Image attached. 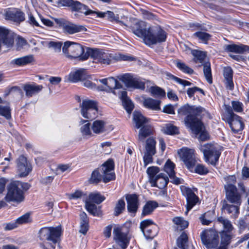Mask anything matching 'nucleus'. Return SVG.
I'll list each match as a JSON object with an SVG mask.
<instances>
[{"label":"nucleus","instance_id":"nucleus-27","mask_svg":"<svg viewBox=\"0 0 249 249\" xmlns=\"http://www.w3.org/2000/svg\"><path fill=\"white\" fill-rule=\"evenodd\" d=\"M118 95L122 101L124 108L129 114H130L134 108V105L130 99L127 96L126 92L122 90L118 93Z\"/></svg>","mask_w":249,"mask_h":249},{"label":"nucleus","instance_id":"nucleus-25","mask_svg":"<svg viewBox=\"0 0 249 249\" xmlns=\"http://www.w3.org/2000/svg\"><path fill=\"white\" fill-rule=\"evenodd\" d=\"M127 203V209L130 213H134L138 208V199L136 195H128L126 196Z\"/></svg>","mask_w":249,"mask_h":249},{"label":"nucleus","instance_id":"nucleus-21","mask_svg":"<svg viewBox=\"0 0 249 249\" xmlns=\"http://www.w3.org/2000/svg\"><path fill=\"white\" fill-rule=\"evenodd\" d=\"M18 166L20 175L23 177L27 176L32 170V166L30 163L23 156L19 158Z\"/></svg>","mask_w":249,"mask_h":249},{"label":"nucleus","instance_id":"nucleus-4","mask_svg":"<svg viewBox=\"0 0 249 249\" xmlns=\"http://www.w3.org/2000/svg\"><path fill=\"white\" fill-rule=\"evenodd\" d=\"M62 54L69 59L85 61L88 59V49L85 52L84 47L79 43L67 41L62 47Z\"/></svg>","mask_w":249,"mask_h":249},{"label":"nucleus","instance_id":"nucleus-35","mask_svg":"<svg viewBox=\"0 0 249 249\" xmlns=\"http://www.w3.org/2000/svg\"><path fill=\"white\" fill-rule=\"evenodd\" d=\"M97 16L99 18H107L111 21H115L117 23H121V24H124L123 21L119 20L118 15H115V14L111 11H107L106 12H96L95 13Z\"/></svg>","mask_w":249,"mask_h":249},{"label":"nucleus","instance_id":"nucleus-23","mask_svg":"<svg viewBox=\"0 0 249 249\" xmlns=\"http://www.w3.org/2000/svg\"><path fill=\"white\" fill-rule=\"evenodd\" d=\"M0 36L1 43H3L7 48H10L14 44V37L8 30L0 27Z\"/></svg>","mask_w":249,"mask_h":249},{"label":"nucleus","instance_id":"nucleus-6","mask_svg":"<svg viewBox=\"0 0 249 249\" xmlns=\"http://www.w3.org/2000/svg\"><path fill=\"white\" fill-rule=\"evenodd\" d=\"M200 149L203 153L206 162L215 165L222 151L221 147L216 143H206L202 145Z\"/></svg>","mask_w":249,"mask_h":249},{"label":"nucleus","instance_id":"nucleus-30","mask_svg":"<svg viewBox=\"0 0 249 249\" xmlns=\"http://www.w3.org/2000/svg\"><path fill=\"white\" fill-rule=\"evenodd\" d=\"M133 120L135 124V127L138 129L149 124V119L146 118L140 112L137 111L134 112Z\"/></svg>","mask_w":249,"mask_h":249},{"label":"nucleus","instance_id":"nucleus-11","mask_svg":"<svg viewBox=\"0 0 249 249\" xmlns=\"http://www.w3.org/2000/svg\"><path fill=\"white\" fill-rule=\"evenodd\" d=\"M178 154L186 167L192 172L196 163L195 150L193 149L183 147L178 151Z\"/></svg>","mask_w":249,"mask_h":249},{"label":"nucleus","instance_id":"nucleus-44","mask_svg":"<svg viewBox=\"0 0 249 249\" xmlns=\"http://www.w3.org/2000/svg\"><path fill=\"white\" fill-rule=\"evenodd\" d=\"M158 207V204L155 201H149L143 206L142 215H146L150 214L153 210Z\"/></svg>","mask_w":249,"mask_h":249},{"label":"nucleus","instance_id":"nucleus-15","mask_svg":"<svg viewBox=\"0 0 249 249\" xmlns=\"http://www.w3.org/2000/svg\"><path fill=\"white\" fill-rule=\"evenodd\" d=\"M120 79L123 81L127 87L144 89L145 83L140 79L133 77L130 74H125L122 75Z\"/></svg>","mask_w":249,"mask_h":249},{"label":"nucleus","instance_id":"nucleus-41","mask_svg":"<svg viewBox=\"0 0 249 249\" xmlns=\"http://www.w3.org/2000/svg\"><path fill=\"white\" fill-rule=\"evenodd\" d=\"M98 81L97 79L93 78L91 76L88 75L87 73L85 77L82 80L83 85L85 87L90 89H95L97 88L96 84L95 82H97Z\"/></svg>","mask_w":249,"mask_h":249},{"label":"nucleus","instance_id":"nucleus-24","mask_svg":"<svg viewBox=\"0 0 249 249\" xmlns=\"http://www.w3.org/2000/svg\"><path fill=\"white\" fill-rule=\"evenodd\" d=\"M168 181V178L164 174L160 173L156 176L155 178H153L150 183L153 187L163 189L166 186Z\"/></svg>","mask_w":249,"mask_h":249},{"label":"nucleus","instance_id":"nucleus-2","mask_svg":"<svg viewBox=\"0 0 249 249\" xmlns=\"http://www.w3.org/2000/svg\"><path fill=\"white\" fill-rule=\"evenodd\" d=\"M202 111L200 107L184 105L178 110L181 116H186L184 122L187 127L190 128L193 133H197L201 130V121L196 118Z\"/></svg>","mask_w":249,"mask_h":249},{"label":"nucleus","instance_id":"nucleus-58","mask_svg":"<svg viewBox=\"0 0 249 249\" xmlns=\"http://www.w3.org/2000/svg\"><path fill=\"white\" fill-rule=\"evenodd\" d=\"M201 130H200V131L197 133H194L196 135L199 134V136L198 137L199 140L200 141H206V140H207V139L209 137V136H208V133L203 130V125L201 122Z\"/></svg>","mask_w":249,"mask_h":249},{"label":"nucleus","instance_id":"nucleus-45","mask_svg":"<svg viewBox=\"0 0 249 249\" xmlns=\"http://www.w3.org/2000/svg\"><path fill=\"white\" fill-rule=\"evenodd\" d=\"M162 131L168 135H176L179 133L178 128L171 124H166L162 128Z\"/></svg>","mask_w":249,"mask_h":249},{"label":"nucleus","instance_id":"nucleus-63","mask_svg":"<svg viewBox=\"0 0 249 249\" xmlns=\"http://www.w3.org/2000/svg\"><path fill=\"white\" fill-rule=\"evenodd\" d=\"M118 60H123V61H133L135 60V58L131 55H125L123 54H119L116 56L115 58Z\"/></svg>","mask_w":249,"mask_h":249},{"label":"nucleus","instance_id":"nucleus-10","mask_svg":"<svg viewBox=\"0 0 249 249\" xmlns=\"http://www.w3.org/2000/svg\"><path fill=\"white\" fill-rule=\"evenodd\" d=\"M105 199V197L97 192L91 193L89 195V200L86 202L85 207L87 210L94 216H99L101 214L100 208L91 202L99 204Z\"/></svg>","mask_w":249,"mask_h":249},{"label":"nucleus","instance_id":"nucleus-54","mask_svg":"<svg viewBox=\"0 0 249 249\" xmlns=\"http://www.w3.org/2000/svg\"><path fill=\"white\" fill-rule=\"evenodd\" d=\"M125 202L123 199H119L114 209V214L115 215H118L124 210Z\"/></svg>","mask_w":249,"mask_h":249},{"label":"nucleus","instance_id":"nucleus-19","mask_svg":"<svg viewBox=\"0 0 249 249\" xmlns=\"http://www.w3.org/2000/svg\"><path fill=\"white\" fill-rule=\"evenodd\" d=\"M114 238L116 242L122 249H125L128 246L129 239L127 234L122 231V229L116 227L113 229Z\"/></svg>","mask_w":249,"mask_h":249},{"label":"nucleus","instance_id":"nucleus-52","mask_svg":"<svg viewBox=\"0 0 249 249\" xmlns=\"http://www.w3.org/2000/svg\"><path fill=\"white\" fill-rule=\"evenodd\" d=\"M0 115L4 117L6 119L11 118V109L9 106L0 105Z\"/></svg>","mask_w":249,"mask_h":249},{"label":"nucleus","instance_id":"nucleus-62","mask_svg":"<svg viewBox=\"0 0 249 249\" xmlns=\"http://www.w3.org/2000/svg\"><path fill=\"white\" fill-rule=\"evenodd\" d=\"M195 172L200 175L206 174L208 170L204 165L202 164H197L195 168Z\"/></svg>","mask_w":249,"mask_h":249},{"label":"nucleus","instance_id":"nucleus-26","mask_svg":"<svg viewBox=\"0 0 249 249\" xmlns=\"http://www.w3.org/2000/svg\"><path fill=\"white\" fill-rule=\"evenodd\" d=\"M233 71L231 68L225 67L223 70V76L226 88L232 90L234 88V84L232 81Z\"/></svg>","mask_w":249,"mask_h":249},{"label":"nucleus","instance_id":"nucleus-3","mask_svg":"<svg viewBox=\"0 0 249 249\" xmlns=\"http://www.w3.org/2000/svg\"><path fill=\"white\" fill-rule=\"evenodd\" d=\"M61 233L60 227H44L38 232L40 239L44 240L42 245L43 249H54L59 244V237Z\"/></svg>","mask_w":249,"mask_h":249},{"label":"nucleus","instance_id":"nucleus-29","mask_svg":"<svg viewBox=\"0 0 249 249\" xmlns=\"http://www.w3.org/2000/svg\"><path fill=\"white\" fill-rule=\"evenodd\" d=\"M161 101L159 100H155L151 98H144L142 102L143 106L149 109L152 110H160Z\"/></svg>","mask_w":249,"mask_h":249},{"label":"nucleus","instance_id":"nucleus-37","mask_svg":"<svg viewBox=\"0 0 249 249\" xmlns=\"http://www.w3.org/2000/svg\"><path fill=\"white\" fill-rule=\"evenodd\" d=\"M86 73L84 70H78L74 72L71 73L69 76V80L71 82H77L82 80L86 76Z\"/></svg>","mask_w":249,"mask_h":249},{"label":"nucleus","instance_id":"nucleus-47","mask_svg":"<svg viewBox=\"0 0 249 249\" xmlns=\"http://www.w3.org/2000/svg\"><path fill=\"white\" fill-rule=\"evenodd\" d=\"M203 73L207 81L210 83H212V77L210 63L206 62L203 64Z\"/></svg>","mask_w":249,"mask_h":249},{"label":"nucleus","instance_id":"nucleus-7","mask_svg":"<svg viewBox=\"0 0 249 249\" xmlns=\"http://www.w3.org/2000/svg\"><path fill=\"white\" fill-rule=\"evenodd\" d=\"M203 244L208 249H227L225 246L217 248L219 243L218 235L213 231H204L200 234Z\"/></svg>","mask_w":249,"mask_h":249},{"label":"nucleus","instance_id":"nucleus-36","mask_svg":"<svg viewBox=\"0 0 249 249\" xmlns=\"http://www.w3.org/2000/svg\"><path fill=\"white\" fill-rule=\"evenodd\" d=\"M172 221L174 224V227L178 231H182L188 226V222L185 220L182 217L177 216L173 218Z\"/></svg>","mask_w":249,"mask_h":249},{"label":"nucleus","instance_id":"nucleus-13","mask_svg":"<svg viewBox=\"0 0 249 249\" xmlns=\"http://www.w3.org/2000/svg\"><path fill=\"white\" fill-rule=\"evenodd\" d=\"M88 58L90 56L95 63L109 65L113 58L112 55L99 49H88Z\"/></svg>","mask_w":249,"mask_h":249},{"label":"nucleus","instance_id":"nucleus-32","mask_svg":"<svg viewBox=\"0 0 249 249\" xmlns=\"http://www.w3.org/2000/svg\"><path fill=\"white\" fill-rule=\"evenodd\" d=\"M34 61L33 55H26L23 57L14 59L11 64L18 66H22L31 63Z\"/></svg>","mask_w":249,"mask_h":249},{"label":"nucleus","instance_id":"nucleus-33","mask_svg":"<svg viewBox=\"0 0 249 249\" xmlns=\"http://www.w3.org/2000/svg\"><path fill=\"white\" fill-rule=\"evenodd\" d=\"M81 127L80 131L82 135L86 138H89L92 135V131L91 130V124L87 122V121L81 120L80 121Z\"/></svg>","mask_w":249,"mask_h":249},{"label":"nucleus","instance_id":"nucleus-53","mask_svg":"<svg viewBox=\"0 0 249 249\" xmlns=\"http://www.w3.org/2000/svg\"><path fill=\"white\" fill-rule=\"evenodd\" d=\"M160 172V169L157 166H151L147 168L146 172L149 176V180L150 182L153 178H155L156 175Z\"/></svg>","mask_w":249,"mask_h":249},{"label":"nucleus","instance_id":"nucleus-9","mask_svg":"<svg viewBox=\"0 0 249 249\" xmlns=\"http://www.w3.org/2000/svg\"><path fill=\"white\" fill-rule=\"evenodd\" d=\"M15 182L11 183L7 187V193L4 199L7 202L19 203L24 199V193L20 190Z\"/></svg>","mask_w":249,"mask_h":249},{"label":"nucleus","instance_id":"nucleus-60","mask_svg":"<svg viewBox=\"0 0 249 249\" xmlns=\"http://www.w3.org/2000/svg\"><path fill=\"white\" fill-rule=\"evenodd\" d=\"M153 225H155L153 222L150 219H145L142 221L140 223V228L142 231L145 229L151 227Z\"/></svg>","mask_w":249,"mask_h":249},{"label":"nucleus","instance_id":"nucleus-49","mask_svg":"<svg viewBox=\"0 0 249 249\" xmlns=\"http://www.w3.org/2000/svg\"><path fill=\"white\" fill-rule=\"evenodd\" d=\"M193 36L201 41L202 42L207 44L211 39V36L204 32H197L194 34Z\"/></svg>","mask_w":249,"mask_h":249},{"label":"nucleus","instance_id":"nucleus-51","mask_svg":"<svg viewBox=\"0 0 249 249\" xmlns=\"http://www.w3.org/2000/svg\"><path fill=\"white\" fill-rule=\"evenodd\" d=\"M187 236L182 233L177 239L178 246L182 249H187Z\"/></svg>","mask_w":249,"mask_h":249},{"label":"nucleus","instance_id":"nucleus-38","mask_svg":"<svg viewBox=\"0 0 249 249\" xmlns=\"http://www.w3.org/2000/svg\"><path fill=\"white\" fill-rule=\"evenodd\" d=\"M223 208L226 210L229 213H232L231 216L236 218L239 214V205H230L226 202H224L223 205Z\"/></svg>","mask_w":249,"mask_h":249},{"label":"nucleus","instance_id":"nucleus-46","mask_svg":"<svg viewBox=\"0 0 249 249\" xmlns=\"http://www.w3.org/2000/svg\"><path fill=\"white\" fill-rule=\"evenodd\" d=\"M144 235L149 238H153L157 234V226L156 225H153L142 231Z\"/></svg>","mask_w":249,"mask_h":249},{"label":"nucleus","instance_id":"nucleus-28","mask_svg":"<svg viewBox=\"0 0 249 249\" xmlns=\"http://www.w3.org/2000/svg\"><path fill=\"white\" fill-rule=\"evenodd\" d=\"M91 130L96 134L103 133L107 131V123L103 120H95L91 124Z\"/></svg>","mask_w":249,"mask_h":249},{"label":"nucleus","instance_id":"nucleus-39","mask_svg":"<svg viewBox=\"0 0 249 249\" xmlns=\"http://www.w3.org/2000/svg\"><path fill=\"white\" fill-rule=\"evenodd\" d=\"M248 47L245 45H237L235 44L227 45L225 46V50L228 52L241 53L247 51Z\"/></svg>","mask_w":249,"mask_h":249},{"label":"nucleus","instance_id":"nucleus-20","mask_svg":"<svg viewBox=\"0 0 249 249\" xmlns=\"http://www.w3.org/2000/svg\"><path fill=\"white\" fill-rule=\"evenodd\" d=\"M175 166V165L174 163L168 160L166 162L164 168L165 172L168 175L171 181L178 185L182 183L183 180L175 176V172L174 171Z\"/></svg>","mask_w":249,"mask_h":249},{"label":"nucleus","instance_id":"nucleus-56","mask_svg":"<svg viewBox=\"0 0 249 249\" xmlns=\"http://www.w3.org/2000/svg\"><path fill=\"white\" fill-rule=\"evenodd\" d=\"M177 67L181 71L184 72L192 74L193 73L194 71L190 68H189L188 66H187L185 63L181 62H178L177 63Z\"/></svg>","mask_w":249,"mask_h":249},{"label":"nucleus","instance_id":"nucleus-61","mask_svg":"<svg viewBox=\"0 0 249 249\" xmlns=\"http://www.w3.org/2000/svg\"><path fill=\"white\" fill-rule=\"evenodd\" d=\"M27 44L26 41L23 38L18 37L16 39V49L20 50L24 46Z\"/></svg>","mask_w":249,"mask_h":249},{"label":"nucleus","instance_id":"nucleus-40","mask_svg":"<svg viewBox=\"0 0 249 249\" xmlns=\"http://www.w3.org/2000/svg\"><path fill=\"white\" fill-rule=\"evenodd\" d=\"M217 220L223 226L224 231L222 232H232L234 228L229 220L222 216L218 217Z\"/></svg>","mask_w":249,"mask_h":249},{"label":"nucleus","instance_id":"nucleus-42","mask_svg":"<svg viewBox=\"0 0 249 249\" xmlns=\"http://www.w3.org/2000/svg\"><path fill=\"white\" fill-rule=\"evenodd\" d=\"M145 152L155 154L156 153V141L152 138H149L146 141Z\"/></svg>","mask_w":249,"mask_h":249},{"label":"nucleus","instance_id":"nucleus-55","mask_svg":"<svg viewBox=\"0 0 249 249\" xmlns=\"http://www.w3.org/2000/svg\"><path fill=\"white\" fill-rule=\"evenodd\" d=\"M32 221L30 213H26L23 215L17 218L16 220L18 225L31 222Z\"/></svg>","mask_w":249,"mask_h":249},{"label":"nucleus","instance_id":"nucleus-43","mask_svg":"<svg viewBox=\"0 0 249 249\" xmlns=\"http://www.w3.org/2000/svg\"><path fill=\"white\" fill-rule=\"evenodd\" d=\"M147 91L155 97H164L165 96V92L157 86H151L147 89Z\"/></svg>","mask_w":249,"mask_h":249},{"label":"nucleus","instance_id":"nucleus-17","mask_svg":"<svg viewBox=\"0 0 249 249\" xmlns=\"http://www.w3.org/2000/svg\"><path fill=\"white\" fill-rule=\"evenodd\" d=\"M225 188L227 200L231 203L239 206L241 204V196L237 192L235 186L229 184L225 185Z\"/></svg>","mask_w":249,"mask_h":249},{"label":"nucleus","instance_id":"nucleus-59","mask_svg":"<svg viewBox=\"0 0 249 249\" xmlns=\"http://www.w3.org/2000/svg\"><path fill=\"white\" fill-rule=\"evenodd\" d=\"M83 193L79 190H76L74 192L66 194L68 199L70 200L76 199L82 197Z\"/></svg>","mask_w":249,"mask_h":249},{"label":"nucleus","instance_id":"nucleus-1","mask_svg":"<svg viewBox=\"0 0 249 249\" xmlns=\"http://www.w3.org/2000/svg\"><path fill=\"white\" fill-rule=\"evenodd\" d=\"M124 25L131 29L133 33L143 39L147 45L164 42L167 37L166 33L158 26H150L143 21L130 18Z\"/></svg>","mask_w":249,"mask_h":249},{"label":"nucleus","instance_id":"nucleus-57","mask_svg":"<svg viewBox=\"0 0 249 249\" xmlns=\"http://www.w3.org/2000/svg\"><path fill=\"white\" fill-rule=\"evenodd\" d=\"M231 233L227 232H222L221 233V243L224 244L223 246H225L226 247V245L229 244L231 237Z\"/></svg>","mask_w":249,"mask_h":249},{"label":"nucleus","instance_id":"nucleus-22","mask_svg":"<svg viewBox=\"0 0 249 249\" xmlns=\"http://www.w3.org/2000/svg\"><path fill=\"white\" fill-rule=\"evenodd\" d=\"M5 18L7 20L16 22L23 21L25 19L24 13L16 9L7 10L5 12Z\"/></svg>","mask_w":249,"mask_h":249},{"label":"nucleus","instance_id":"nucleus-64","mask_svg":"<svg viewBox=\"0 0 249 249\" xmlns=\"http://www.w3.org/2000/svg\"><path fill=\"white\" fill-rule=\"evenodd\" d=\"M18 226L17 223L15 221V222L4 224L3 229L5 231H10L17 228Z\"/></svg>","mask_w":249,"mask_h":249},{"label":"nucleus","instance_id":"nucleus-48","mask_svg":"<svg viewBox=\"0 0 249 249\" xmlns=\"http://www.w3.org/2000/svg\"><path fill=\"white\" fill-rule=\"evenodd\" d=\"M192 53L194 56L193 60L196 63H202L206 57V53L204 52L193 50L192 51Z\"/></svg>","mask_w":249,"mask_h":249},{"label":"nucleus","instance_id":"nucleus-18","mask_svg":"<svg viewBox=\"0 0 249 249\" xmlns=\"http://www.w3.org/2000/svg\"><path fill=\"white\" fill-rule=\"evenodd\" d=\"M99 81L104 85V87L101 88H98L100 90H106L108 89L110 90H113L112 92L116 95L117 93L115 91V89H122V85L118 81L117 79L112 77H110L107 78H104L100 79Z\"/></svg>","mask_w":249,"mask_h":249},{"label":"nucleus","instance_id":"nucleus-50","mask_svg":"<svg viewBox=\"0 0 249 249\" xmlns=\"http://www.w3.org/2000/svg\"><path fill=\"white\" fill-rule=\"evenodd\" d=\"M46 44L49 49H52L55 53H60L62 43L59 41H47Z\"/></svg>","mask_w":249,"mask_h":249},{"label":"nucleus","instance_id":"nucleus-31","mask_svg":"<svg viewBox=\"0 0 249 249\" xmlns=\"http://www.w3.org/2000/svg\"><path fill=\"white\" fill-rule=\"evenodd\" d=\"M43 89V86L37 85L36 84H26L24 85L23 89L25 91L26 95L28 97H32L37 94Z\"/></svg>","mask_w":249,"mask_h":249},{"label":"nucleus","instance_id":"nucleus-5","mask_svg":"<svg viewBox=\"0 0 249 249\" xmlns=\"http://www.w3.org/2000/svg\"><path fill=\"white\" fill-rule=\"evenodd\" d=\"M114 163L111 160H107L102 166L100 172L94 171L90 179L91 182L97 183L102 179L104 182H107L115 178L114 171Z\"/></svg>","mask_w":249,"mask_h":249},{"label":"nucleus","instance_id":"nucleus-34","mask_svg":"<svg viewBox=\"0 0 249 249\" xmlns=\"http://www.w3.org/2000/svg\"><path fill=\"white\" fill-rule=\"evenodd\" d=\"M153 132V129L149 124L143 125L140 128L139 130L138 139L139 140L143 141L147 136L151 135Z\"/></svg>","mask_w":249,"mask_h":249},{"label":"nucleus","instance_id":"nucleus-8","mask_svg":"<svg viewBox=\"0 0 249 249\" xmlns=\"http://www.w3.org/2000/svg\"><path fill=\"white\" fill-rule=\"evenodd\" d=\"M82 116L87 119H92L96 117L98 112L97 103L88 99H84L80 105Z\"/></svg>","mask_w":249,"mask_h":249},{"label":"nucleus","instance_id":"nucleus-12","mask_svg":"<svg viewBox=\"0 0 249 249\" xmlns=\"http://www.w3.org/2000/svg\"><path fill=\"white\" fill-rule=\"evenodd\" d=\"M54 20L58 25L59 27L61 28L66 34L71 35L87 31L85 27L74 24L63 18H54Z\"/></svg>","mask_w":249,"mask_h":249},{"label":"nucleus","instance_id":"nucleus-16","mask_svg":"<svg viewBox=\"0 0 249 249\" xmlns=\"http://www.w3.org/2000/svg\"><path fill=\"white\" fill-rule=\"evenodd\" d=\"M225 109L230 116L229 124L232 130L235 132L242 130L244 128V124L241 118L234 114L230 107L225 106Z\"/></svg>","mask_w":249,"mask_h":249},{"label":"nucleus","instance_id":"nucleus-14","mask_svg":"<svg viewBox=\"0 0 249 249\" xmlns=\"http://www.w3.org/2000/svg\"><path fill=\"white\" fill-rule=\"evenodd\" d=\"M180 189L183 195L186 197L187 206L186 211L185 213L187 214L188 212L198 202V198L189 188L181 186Z\"/></svg>","mask_w":249,"mask_h":249}]
</instances>
